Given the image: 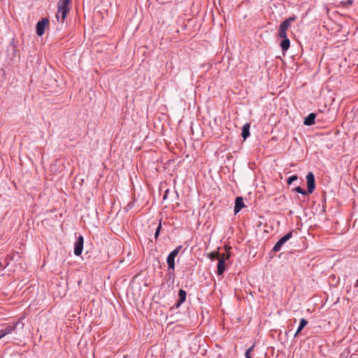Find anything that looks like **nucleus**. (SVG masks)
I'll return each instance as SVG.
<instances>
[{
  "label": "nucleus",
  "mask_w": 358,
  "mask_h": 358,
  "mask_svg": "<svg viewBox=\"0 0 358 358\" xmlns=\"http://www.w3.org/2000/svg\"><path fill=\"white\" fill-rule=\"evenodd\" d=\"M71 0H59L57 4V12L56 13V17L59 21L61 20L62 22L65 20L67 16V13L70 10L69 4Z\"/></svg>",
  "instance_id": "1"
},
{
  "label": "nucleus",
  "mask_w": 358,
  "mask_h": 358,
  "mask_svg": "<svg viewBox=\"0 0 358 358\" xmlns=\"http://www.w3.org/2000/svg\"><path fill=\"white\" fill-rule=\"evenodd\" d=\"M296 16L293 15L289 18L282 21L279 25L278 36L280 38H286L287 37V31L288 29L290 27L291 24L294 22L296 20Z\"/></svg>",
  "instance_id": "2"
},
{
  "label": "nucleus",
  "mask_w": 358,
  "mask_h": 358,
  "mask_svg": "<svg viewBox=\"0 0 358 358\" xmlns=\"http://www.w3.org/2000/svg\"><path fill=\"white\" fill-rule=\"evenodd\" d=\"M182 246L179 245L176 249H174L172 252L169 253L167 257L166 262L168 264V268L171 270H175V258L177 257Z\"/></svg>",
  "instance_id": "3"
},
{
  "label": "nucleus",
  "mask_w": 358,
  "mask_h": 358,
  "mask_svg": "<svg viewBox=\"0 0 358 358\" xmlns=\"http://www.w3.org/2000/svg\"><path fill=\"white\" fill-rule=\"evenodd\" d=\"M292 237V231H289L286 235L282 236L281 238L278 240V241L275 244L272 250L275 252H277L280 250L282 245L286 243L288 240H289Z\"/></svg>",
  "instance_id": "4"
},
{
  "label": "nucleus",
  "mask_w": 358,
  "mask_h": 358,
  "mask_svg": "<svg viewBox=\"0 0 358 358\" xmlns=\"http://www.w3.org/2000/svg\"><path fill=\"white\" fill-rule=\"evenodd\" d=\"M306 182H307V191L309 194L313 192L315 189V176L312 172H309L306 176Z\"/></svg>",
  "instance_id": "5"
},
{
  "label": "nucleus",
  "mask_w": 358,
  "mask_h": 358,
  "mask_svg": "<svg viewBox=\"0 0 358 358\" xmlns=\"http://www.w3.org/2000/svg\"><path fill=\"white\" fill-rule=\"evenodd\" d=\"M49 20L48 18H43L36 24V34L38 36L43 35L46 26L48 25Z\"/></svg>",
  "instance_id": "6"
},
{
  "label": "nucleus",
  "mask_w": 358,
  "mask_h": 358,
  "mask_svg": "<svg viewBox=\"0 0 358 358\" xmlns=\"http://www.w3.org/2000/svg\"><path fill=\"white\" fill-rule=\"evenodd\" d=\"M83 244H84V238L83 236L80 235L75 244H74V254L76 256H80L83 250Z\"/></svg>",
  "instance_id": "7"
},
{
  "label": "nucleus",
  "mask_w": 358,
  "mask_h": 358,
  "mask_svg": "<svg viewBox=\"0 0 358 358\" xmlns=\"http://www.w3.org/2000/svg\"><path fill=\"white\" fill-rule=\"evenodd\" d=\"M244 206L243 198L241 196L236 197L234 209V213L237 214Z\"/></svg>",
  "instance_id": "8"
},
{
  "label": "nucleus",
  "mask_w": 358,
  "mask_h": 358,
  "mask_svg": "<svg viewBox=\"0 0 358 358\" xmlns=\"http://www.w3.org/2000/svg\"><path fill=\"white\" fill-rule=\"evenodd\" d=\"M17 324L18 322H16L13 325H9L6 328L0 330V339L6 335L11 334L16 329Z\"/></svg>",
  "instance_id": "9"
},
{
  "label": "nucleus",
  "mask_w": 358,
  "mask_h": 358,
  "mask_svg": "<svg viewBox=\"0 0 358 358\" xmlns=\"http://www.w3.org/2000/svg\"><path fill=\"white\" fill-rule=\"evenodd\" d=\"M225 270V262L224 257H218V264L217 266V273L218 275L223 274Z\"/></svg>",
  "instance_id": "10"
},
{
  "label": "nucleus",
  "mask_w": 358,
  "mask_h": 358,
  "mask_svg": "<svg viewBox=\"0 0 358 358\" xmlns=\"http://www.w3.org/2000/svg\"><path fill=\"white\" fill-rule=\"evenodd\" d=\"M186 296H187V293L185 290L181 289L178 291L179 300L175 304L176 308H178L182 303H184L185 301Z\"/></svg>",
  "instance_id": "11"
},
{
  "label": "nucleus",
  "mask_w": 358,
  "mask_h": 358,
  "mask_svg": "<svg viewBox=\"0 0 358 358\" xmlns=\"http://www.w3.org/2000/svg\"><path fill=\"white\" fill-rule=\"evenodd\" d=\"M281 38L282 41L280 43V46L282 52L285 53L290 47V41L288 37Z\"/></svg>",
  "instance_id": "12"
},
{
  "label": "nucleus",
  "mask_w": 358,
  "mask_h": 358,
  "mask_svg": "<svg viewBox=\"0 0 358 358\" xmlns=\"http://www.w3.org/2000/svg\"><path fill=\"white\" fill-rule=\"evenodd\" d=\"M316 115L314 113H310L304 120L303 124L306 126H311L315 123Z\"/></svg>",
  "instance_id": "13"
},
{
  "label": "nucleus",
  "mask_w": 358,
  "mask_h": 358,
  "mask_svg": "<svg viewBox=\"0 0 358 358\" xmlns=\"http://www.w3.org/2000/svg\"><path fill=\"white\" fill-rule=\"evenodd\" d=\"M250 125L249 123H246L243 125L242 128L241 136L244 140H245L250 136Z\"/></svg>",
  "instance_id": "14"
},
{
  "label": "nucleus",
  "mask_w": 358,
  "mask_h": 358,
  "mask_svg": "<svg viewBox=\"0 0 358 358\" xmlns=\"http://www.w3.org/2000/svg\"><path fill=\"white\" fill-rule=\"evenodd\" d=\"M166 281L167 282H171V283H173L174 282V280H175L174 270H171V269L168 268V271H167V273L166 275Z\"/></svg>",
  "instance_id": "15"
},
{
  "label": "nucleus",
  "mask_w": 358,
  "mask_h": 358,
  "mask_svg": "<svg viewBox=\"0 0 358 358\" xmlns=\"http://www.w3.org/2000/svg\"><path fill=\"white\" fill-rule=\"evenodd\" d=\"M307 324H308V321L306 319H304V318L301 319L299 326L294 334L295 337L299 334V333H300L302 331V329L307 325Z\"/></svg>",
  "instance_id": "16"
},
{
  "label": "nucleus",
  "mask_w": 358,
  "mask_h": 358,
  "mask_svg": "<svg viewBox=\"0 0 358 358\" xmlns=\"http://www.w3.org/2000/svg\"><path fill=\"white\" fill-rule=\"evenodd\" d=\"M294 190H295L296 192H298V193H299V194H303V195H306V194L308 193V191H306L304 189H303L302 187H299H299H296L294 189Z\"/></svg>",
  "instance_id": "17"
},
{
  "label": "nucleus",
  "mask_w": 358,
  "mask_h": 358,
  "mask_svg": "<svg viewBox=\"0 0 358 358\" xmlns=\"http://www.w3.org/2000/svg\"><path fill=\"white\" fill-rule=\"evenodd\" d=\"M208 257L209 259H210L211 260H214L215 259L220 257H219V253L217 252H212L208 254Z\"/></svg>",
  "instance_id": "18"
},
{
  "label": "nucleus",
  "mask_w": 358,
  "mask_h": 358,
  "mask_svg": "<svg viewBox=\"0 0 358 358\" xmlns=\"http://www.w3.org/2000/svg\"><path fill=\"white\" fill-rule=\"evenodd\" d=\"M162 229V222H160L156 231H155V239H157L159 235V233H160V230Z\"/></svg>",
  "instance_id": "19"
},
{
  "label": "nucleus",
  "mask_w": 358,
  "mask_h": 358,
  "mask_svg": "<svg viewBox=\"0 0 358 358\" xmlns=\"http://www.w3.org/2000/svg\"><path fill=\"white\" fill-rule=\"evenodd\" d=\"M297 180V176L296 175H293V176H291L290 177L288 178L287 179V183L289 185L292 184L294 181L296 180Z\"/></svg>",
  "instance_id": "20"
},
{
  "label": "nucleus",
  "mask_w": 358,
  "mask_h": 358,
  "mask_svg": "<svg viewBox=\"0 0 358 358\" xmlns=\"http://www.w3.org/2000/svg\"><path fill=\"white\" fill-rule=\"evenodd\" d=\"M253 348H254V345H252V347H250V348H248V349L246 350V352H245V357H246V358L252 357L250 356V352L252 350Z\"/></svg>",
  "instance_id": "21"
},
{
  "label": "nucleus",
  "mask_w": 358,
  "mask_h": 358,
  "mask_svg": "<svg viewBox=\"0 0 358 358\" xmlns=\"http://www.w3.org/2000/svg\"><path fill=\"white\" fill-rule=\"evenodd\" d=\"M229 257H230V254L229 252H227V253H224L222 255V257H224V261H225L226 259H228L229 258Z\"/></svg>",
  "instance_id": "22"
},
{
  "label": "nucleus",
  "mask_w": 358,
  "mask_h": 358,
  "mask_svg": "<svg viewBox=\"0 0 358 358\" xmlns=\"http://www.w3.org/2000/svg\"><path fill=\"white\" fill-rule=\"evenodd\" d=\"M355 287H358V279L355 282Z\"/></svg>",
  "instance_id": "23"
},
{
  "label": "nucleus",
  "mask_w": 358,
  "mask_h": 358,
  "mask_svg": "<svg viewBox=\"0 0 358 358\" xmlns=\"http://www.w3.org/2000/svg\"><path fill=\"white\" fill-rule=\"evenodd\" d=\"M249 358H252V357H249Z\"/></svg>",
  "instance_id": "24"
}]
</instances>
